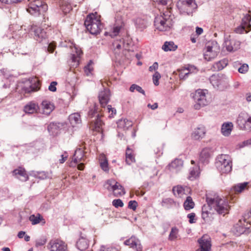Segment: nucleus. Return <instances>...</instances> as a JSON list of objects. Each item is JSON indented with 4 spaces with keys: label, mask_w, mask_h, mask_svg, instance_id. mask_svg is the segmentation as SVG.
<instances>
[{
    "label": "nucleus",
    "mask_w": 251,
    "mask_h": 251,
    "mask_svg": "<svg viewBox=\"0 0 251 251\" xmlns=\"http://www.w3.org/2000/svg\"><path fill=\"white\" fill-rule=\"evenodd\" d=\"M206 200L207 205H204L201 209V217L205 222L211 221L212 214L208 211L210 207H213L220 215H225L228 213L230 207L227 200L224 198H222L217 195H214L213 197L206 195Z\"/></svg>",
    "instance_id": "f257e3e1"
},
{
    "label": "nucleus",
    "mask_w": 251,
    "mask_h": 251,
    "mask_svg": "<svg viewBox=\"0 0 251 251\" xmlns=\"http://www.w3.org/2000/svg\"><path fill=\"white\" fill-rule=\"evenodd\" d=\"M100 17L97 13L90 14L86 17L84 25L87 30L92 34H99L103 28Z\"/></svg>",
    "instance_id": "f03ea898"
},
{
    "label": "nucleus",
    "mask_w": 251,
    "mask_h": 251,
    "mask_svg": "<svg viewBox=\"0 0 251 251\" xmlns=\"http://www.w3.org/2000/svg\"><path fill=\"white\" fill-rule=\"evenodd\" d=\"M48 5L41 0H33L28 4L27 11L34 16L42 15L43 20L42 24L46 21L45 13L48 10Z\"/></svg>",
    "instance_id": "7ed1b4c3"
},
{
    "label": "nucleus",
    "mask_w": 251,
    "mask_h": 251,
    "mask_svg": "<svg viewBox=\"0 0 251 251\" xmlns=\"http://www.w3.org/2000/svg\"><path fill=\"white\" fill-rule=\"evenodd\" d=\"M215 165L221 174H228L232 170V159L229 155H219L216 157Z\"/></svg>",
    "instance_id": "20e7f679"
},
{
    "label": "nucleus",
    "mask_w": 251,
    "mask_h": 251,
    "mask_svg": "<svg viewBox=\"0 0 251 251\" xmlns=\"http://www.w3.org/2000/svg\"><path fill=\"white\" fill-rule=\"evenodd\" d=\"M88 116L90 118L89 122L94 129L98 132H100L102 129L103 123L100 118L101 114L98 111V107L95 105L91 108L88 113Z\"/></svg>",
    "instance_id": "39448f33"
},
{
    "label": "nucleus",
    "mask_w": 251,
    "mask_h": 251,
    "mask_svg": "<svg viewBox=\"0 0 251 251\" xmlns=\"http://www.w3.org/2000/svg\"><path fill=\"white\" fill-rule=\"evenodd\" d=\"M168 13L156 16L154 21V25L159 31H167L172 26V20Z\"/></svg>",
    "instance_id": "423d86ee"
},
{
    "label": "nucleus",
    "mask_w": 251,
    "mask_h": 251,
    "mask_svg": "<svg viewBox=\"0 0 251 251\" xmlns=\"http://www.w3.org/2000/svg\"><path fill=\"white\" fill-rule=\"evenodd\" d=\"M207 93L206 90H197L194 95L193 98L195 101L194 108L196 110L200 109L201 107L206 105L208 101L206 98V94Z\"/></svg>",
    "instance_id": "0eeeda50"
},
{
    "label": "nucleus",
    "mask_w": 251,
    "mask_h": 251,
    "mask_svg": "<svg viewBox=\"0 0 251 251\" xmlns=\"http://www.w3.org/2000/svg\"><path fill=\"white\" fill-rule=\"evenodd\" d=\"M104 187L108 191H112L113 195L116 197L122 196L126 193L124 188L113 179L107 180Z\"/></svg>",
    "instance_id": "6e6552de"
},
{
    "label": "nucleus",
    "mask_w": 251,
    "mask_h": 251,
    "mask_svg": "<svg viewBox=\"0 0 251 251\" xmlns=\"http://www.w3.org/2000/svg\"><path fill=\"white\" fill-rule=\"evenodd\" d=\"M236 123L241 129L251 130V115L248 113L241 112L237 117Z\"/></svg>",
    "instance_id": "1a4fd4ad"
},
{
    "label": "nucleus",
    "mask_w": 251,
    "mask_h": 251,
    "mask_svg": "<svg viewBox=\"0 0 251 251\" xmlns=\"http://www.w3.org/2000/svg\"><path fill=\"white\" fill-rule=\"evenodd\" d=\"M125 24L121 16H117L115 18V23L111 30L109 32H105V35H109L112 38L117 36L120 31L124 29Z\"/></svg>",
    "instance_id": "9d476101"
},
{
    "label": "nucleus",
    "mask_w": 251,
    "mask_h": 251,
    "mask_svg": "<svg viewBox=\"0 0 251 251\" xmlns=\"http://www.w3.org/2000/svg\"><path fill=\"white\" fill-rule=\"evenodd\" d=\"M251 16L249 14L244 15L242 19V23L240 25L235 29V32L237 33H248L251 29Z\"/></svg>",
    "instance_id": "9b49d317"
},
{
    "label": "nucleus",
    "mask_w": 251,
    "mask_h": 251,
    "mask_svg": "<svg viewBox=\"0 0 251 251\" xmlns=\"http://www.w3.org/2000/svg\"><path fill=\"white\" fill-rule=\"evenodd\" d=\"M132 44L130 39L127 38V39H120L116 40L113 43V46L114 48V51L115 53H118V50L124 49L125 50H129L130 47Z\"/></svg>",
    "instance_id": "f8f14e48"
},
{
    "label": "nucleus",
    "mask_w": 251,
    "mask_h": 251,
    "mask_svg": "<svg viewBox=\"0 0 251 251\" xmlns=\"http://www.w3.org/2000/svg\"><path fill=\"white\" fill-rule=\"evenodd\" d=\"M48 248L50 251H67V245L60 240L55 239L50 241Z\"/></svg>",
    "instance_id": "ddd939ff"
},
{
    "label": "nucleus",
    "mask_w": 251,
    "mask_h": 251,
    "mask_svg": "<svg viewBox=\"0 0 251 251\" xmlns=\"http://www.w3.org/2000/svg\"><path fill=\"white\" fill-rule=\"evenodd\" d=\"M200 244V248L196 251H210L211 244L210 239L206 235L202 236L198 241Z\"/></svg>",
    "instance_id": "4468645a"
},
{
    "label": "nucleus",
    "mask_w": 251,
    "mask_h": 251,
    "mask_svg": "<svg viewBox=\"0 0 251 251\" xmlns=\"http://www.w3.org/2000/svg\"><path fill=\"white\" fill-rule=\"evenodd\" d=\"M219 52V49L217 46H207L204 53V58L208 61L215 58Z\"/></svg>",
    "instance_id": "2eb2a0df"
},
{
    "label": "nucleus",
    "mask_w": 251,
    "mask_h": 251,
    "mask_svg": "<svg viewBox=\"0 0 251 251\" xmlns=\"http://www.w3.org/2000/svg\"><path fill=\"white\" fill-rule=\"evenodd\" d=\"M124 243L125 245L135 250L136 251H142V246L140 241L134 236H132L130 238L125 240Z\"/></svg>",
    "instance_id": "dca6fc26"
},
{
    "label": "nucleus",
    "mask_w": 251,
    "mask_h": 251,
    "mask_svg": "<svg viewBox=\"0 0 251 251\" xmlns=\"http://www.w3.org/2000/svg\"><path fill=\"white\" fill-rule=\"evenodd\" d=\"M31 29L34 33V38L39 42L47 37L46 31L40 27L33 25Z\"/></svg>",
    "instance_id": "f3484780"
},
{
    "label": "nucleus",
    "mask_w": 251,
    "mask_h": 251,
    "mask_svg": "<svg viewBox=\"0 0 251 251\" xmlns=\"http://www.w3.org/2000/svg\"><path fill=\"white\" fill-rule=\"evenodd\" d=\"M225 76L223 75H213L209 78L210 83L215 88H218L225 81Z\"/></svg>",
    "instance_id": "a211bd4d"
},
{
    "label": "nucleus",
    "mask_w": 251,
    "mask_h": 251,
    "mask_svg": "<svg viewBox=\"0 0 251 251\" xmlns=\"http://www.w3.org/2000/svg\"><path fill=\"white\" fill-rule=\"evenodd\" d=\"M183 162L180 159H176L168 165V169L173 173H178L183 167Z\"/></svg>",
    "instance_id": "6ab92c4d"
},
{
    "label": "nucleus",
    "mask_w": 251,
    "mask_h": 251,
    "mask_svg": "<svg viewBox=\"0 0 251 251\" xmlns=\"http://www.w3.org/2000/svg\"><path fill=\"white\" fill-rule=\"evenodd\" d=\"M211 148H205L203 149L200 154L199 162L203 164H208L211 156Z\"/></svg>",
    "instance_id": "aec40b11"
},
{
    "label": "nucleus",
    "mask_w": 251,
    "mask_h": 251,
    "mask_svg": "<svg viewBox=\"0 0 251 251\" xmlns=\"http://www.w3.org/2000/svg\"><path fill=\"white\" fill-rule=\"evenodd\" d=\"M224 44L226 49L228 51L236 50L240 47L239 42L233 39H229L227 38L225 39Z\"/></svg>",
    "instance_id": "412c9836"
},
{
    "label": "nucleus",
    "mask_w": 251,
    "mask_h": 251,
    "mask_svg": "<svg viewBox=\"0 0 251 251\" xmlns=\"http://www.w3.org/2000/svg\"><path fill=\"white\" fill-rule=\"evenodd\" d=\"M75 53L72 54V63L71 66L73 67H77L79 64L81 55L82 54V50L76 47H75Z\"/></svg>",
    "instance_id": "4be33fe9"
},
{
    "label": "nucleus",
    "mask_w": 251,
    "mask_h": 251,
    "mask_svg": "<svg viewBox=\"0 0 251 251\" xmlns=\"http://www.w3.org/2000/svg\"><path fill=\"white\" fill-rule=\"evenodd\" d=\"M110 91L109 89H104L99 95V99L101 106L106 105L109 100Z\"/></svg>",
    "instance_id": "5701e85b"
},
{
    "label": "nucleus",
    "mask_w": 251,
    "mask_h": 251,
    "mask_svg": "<svg viewBox=\"0 0 251 251\" xmlns=\"http://www.w3.org/2000/svg\"><path fill=\"white\" fill-rule=\"evenodd\" d=\"M205 133V127L202 126H199L195 129L192 134V137L195 140H200L204 137Z\"/></svg>",
    "instance_id": "b1692460"
},
{
    "label": "nucleus",
    "mask_w": 251,
    "mask_h": 251,
    "mask_svg": "<svg viewBox=\"0 0 251 251\" xmlns=\"http://www.w3.org/2000/svg\"><path fill=\"white\" fill-rule=\"evenodd\" d=\"M89 246V242L86 238L81 236L76 243V248L81 251H85Z\"/></svg>",
    "instance_id": "393cba45"
},
{
    "label": "nucleus",
    "mask_w": 251,
    "mask_h": 251,
    "mask_svg": "<svg viewBox=\"0 0 251 251\" xmlns=\"http://www.w3.org/2000/svg\"><path fill=\"white\" fill-rule=\"evenodd\" d=\"M63 126L62 123L52 122L48 126V130L50 134L55 135L57 134L58 131L61 129Z\"/></svg>",
    "instance_id": "a878e982"
},
{
    "label": "nucleus",
    "mask_w": 251,
    "mask_h": 251,
    "mask_svg": "<svg viewBox=\"0 0 251 251\" xmlns=\"http://www.w3.org/2000/svg\"><path fill=\"white\" fill-rule=\"evenodd\" d=\"M13 174L14 176H17L22 181H25L28 179V175L26 174L25 170L22 168L15 169L13 171Z\"/></svg>",
    "instance_id": "bb28decb"
},
{
    "label": "nucleus",
    "mask_w": 251,
    "mask_h": 251,
    "mask_svg": "<svg viewBox=\"0 0 251 251\" xmlns=\"http://www.w3.org/2000/svg\"><path fill=\"white\" fill-rule=\"evenodd\" d=\"M39 107L38 104L33 102H29L24 108V111L27 114H33L37 112Z\"/></svg>",
    "instance_id": "cd10ccee"
},
{
    "label": "nucleus",
    "mask_w": 251,
    "mask_h": 251,
    "mask_svg": "<svg viewBox=\"0 0 251 251\" xmlns=\"http://www.w3.org/2000/svg\"><path fill=\"white\" fill-rule=\"evenodd\" d=\"M186 187H184L181 185H177L173 188L172 191L174 195L178 198H182L186 194Z\"/></svg>",
    "instance_id": "c85d7f7f"
},
{
    "label": "nucleus",
    "mask_w": 251,
    "mask_h": 251,
    "mask_svg": "<svg viewBox=\"0 0 251 251\" xmlns=\"http://www.w3.org/2000/svg\"><path fill=\"white\" fill-rule=\"evenodd\" d=\"M42 106L44 114L49 115L54 109V105L50 101L45 100L42 102Z\"/></svg>",
    "instance_id": "c756f323"
},
{
    "label": "nucleus",
    "mask_w": 251,
    "mask_h": 251,
    "mask_svg": "<svg viewBox=\"0 0 251 251\" xmlns=\"http://www.w3.org/2000/svg\"><path fill=\"white\" fill-rule=\"evenodd\" d=\"M228 64V60L224 58L216 63L212 66V69L214 71H219L225 68Z\"/></svg>",
    "instance_id": "7c9ffc66"
},
{
    "label": "nucleus",
    "mask_w": 251,
    "mask_h": 251,
    "mask_svg": "<svg viewBox=\"0 0 251 251\" xmlns=\"http://www.w3.org/2000/svg\"><path fill=\"white\" fill-rule=\"evenodd\" d=\"M233 127V124L231 122L224 123L221 127V132L223 135L228 136L230 134Z\"/></svg>",
    "instance_id": "2f4dec72"
},
{
    "label": "nucleus",
    "mask_w": 251,
    "mask_h": 251,
    "mask_svg": "<svg viewBox=\"0 0 251 251\" xmlns=\"http://www.w3.org/2000/svg\"><path fill=\"white\" fill-rule=\"evenodd\" d=\"M182 3L184 8H187V10L189 12H192L193 10L196 9L197 7V5L195 0H183Z\"/></svg>",
    "instance_id": "473e14b6"
},
{
    "label": "nucleus",
    "mask_w": 251,
    "mask_h": 251,
    "mask_svg": "<svg viewBox=\"0 0 251 251\" xmlns=\"http://www.w3.org/2000/svg\"><path fill=\"white\" fill-rule=\"evenodd\" d=\"M84 156V152L83 151L80 149H77L74 153L73 161L74 163H77L78 162L81 161L83 158Z\"/></svg>",
    "instance_id": "72a5a7b5"
},
{
    "label": "nucleus",
    "mask_w": 251,
    "mask_h": 251,
    "mask_svg": "<svg viewBox=\"0 0 251 251\" xmlns=\"http://www.w3.org/2000/svg\"><path fill=\"white\" fill-rule=\"evenodd\" d=\"M135 162V158L132 154V150L127 147L126 152V162L127 165H130Z\"/></svg>",
    "instance_id": "f704fd0d"
},
{
    "label": "nucleus",
    "mask_w": 251,
    "mask_h": 251,
    "mask_svg": "<svg viewBox=\"0 0 251 251\" xmlns=\"http://www.w3.org/2000/svg\"><path fill=\"white\" fill-rule=\"evenodd\" d=\"M117 125L119 128L126 130L132 126V123L130 121L126 119L124 120L121 119L118 121Z\"/></svg>",
    "instance_id": "c9c22d12"
},
{
    "label": "nucleus",
    "mask_w": 251,
    "mask_h": 251,
    "mask_svg": "<svg viewBox=\"0 0 251 251\" xmlns=\"http://www.w3.org/2000/svg\"><path fill=\"white\" fill-rule=\"evenodd\" d=\"M60 8L65 14L69 13L72 9V6L68 1L62 0L60 3Z\"/></svg>",
    "instance_id": "e433bc0d"
},
{
    "label": "nucleus",
    "mask_w": 251,
    "mask_h": 251,
    "mask_svg": "<svg viewBox=\"0 0 251 251\" xmlns=\"http://www.w3.org/2000/svg\"><path fill=\"white\" fill-rule=\"evenodd\" d=\"M177 48V46L173 42H165L162 46V49L165 51H175Z\"/></svg>",
    "instance_id": "4c0bfd02"
},
{
    "label": "nucleus",
    "mask_w": 251,
    "mask_h": 251,
    "mask_svg": "<svg viewBox=\"0 0 251 251\" xmlns=\"http://www.w3.org/2000/svg\"><path fill=\"white\" fill-rule=\"evenodd\" d=\"M69 120L71 124L74 126L75 124H79L81 122L80 116L78 113L71 114L69 117Z\"/></svg>",
    "instance_id": "58836bf2"
},
{
    "label": "nucleus",
    "mask_w": 251,
    "mask_h": 251,
    "mask_svg": "<svg viewBox=\"0 0 251 251\" xmlns=\"http://www.w3.org/2000/svg\"><path fill=\"white\" fill-rule=\"evenodd\" d=\"M195 203L190 196H188L183 203V207L186 210H189L194 208Z\"/></svg>",
    "instance_id": "ea45409f"
},
{
    "label": "nucleus",
    "mask_w": 251,
    "mask_h": 251,
    "mask_svg": "<svg viewBox=\"0 0 251 251\" xmlns=\"http://www.w3.org/2000/svg\"><path fill=\"white\" fill-rule=\"evenodd\" d=\"M29 220L31 222L32 224L33 225L38 224L42 221H43V224L45 223V220L40 214H38L37 216L34 215H31L29 217Z\"/></svg>",
    "instance_id": "a19ab883"
},
{
    "label": "nucleus",
    "mask_w": 251,
    "mask_h": 251,
    "mask_svg": "<svg viewBox=\"0 0 251 251\" xmlns=\"http://www.w3.org/2000/svg\"><path fill=\"white\" fill-rule=\"evenodd\" d=\"M178 229L176 227H173L169 234L168 239L170 241H174L177 239L178 234Z\"/></svg>",
    "instance_id": "79ce46f5"
},
{
    "label": "nucleus",
    "mask_w": 251,
    "mask_h": 251,
    "mask_svg": "<svg viewBox=\"0 0 251 251\" xmlns=\"http://www.w3.org/2000/svg\"><path fill=\"white\" fill-rule=\"evenodd\" d=\"M199 174V169L198 167L191 168L188 177L190 179L193 180L198 176Z\"/></svg>",
    "instance_id": "37998d69"
},
{
    "label": "nucleus",
    "mask_w": 251,
    "mask_h": 251,
    "mask_svg": "<svg viewBox=\"0 0 251 251\" xmlns=\"http://www.w3.org/2000/svg\"><path fill=\"white\" fill-rule=\"evenodd\" d=\"M135 24L137 28L143 29L147 27L148 22L147 20L144 19H142L141 18H137L136 20Z\"/></svg>",
    "instance_id": "c03bdc74"
},
{
    "label": "nucleus",
    "mask_w": 251,
    "mask_h": 251,
    "mask_svg": "<svg viewBox=\"0 0 251 251\" xmlns=\"http://www.w3.org/2000/svg\"><path fill=\"white\" fill-rule=\"evenodd\" d=\"M248 184V182L238 184L233 186V190L235 193H241L247 187Z\"/></svg>",
    "instance_id": "a18cd8bd"
},
{
    "label": "nucleus",
    "mask_w": 251,
    "mask_h": 251,
    "mask_svg": "<svg viewBox=\"0 0 251 251\" xmlns=\"http://www.w3.org/2000/svg\"><path fill=\"white\" fill-rule=\"evenodd\" d=\"M175 204V201L171 198H167L162 200L161 205L167 208H170L172 205Z\"/></svg>",
    "instance_id": "49530a36"
},
{
    "label": "nucleus",
    "mask_w": 251,
    "mask_h": 251,
    "mask_svg": "<svg viewBox=\"0 0 251 251\" xmlns=\"http://www.w3.org/2000/svg\"><path fill=\"white\" fill-rule=\"evenodd\" d=\"M102 160L100 162V166L102 170L105 172L109 171L108 161L104 156L102 157Z\"/></svg>",
    "instance_id": "de8ad7c7"
},
{
    "label": "nucleus",
    "mask_w": 251,
    "mask_h": 251,
    "mask_svg": "<svg viewBox=\"0 0 251 251\" xmlns=\"http://www.w3.org/2000/svg\"><path fill=\"white\" fill-rule=\"evenodd\" d=\"M129 90L131 92H133L135 90H136L138 92L143 94L144 95H145V92L142 88V87L135 84H132L130 86L129 88Z\"/></svg>",
    "instance_id": "09e8293b"
},
{
    "label": "nucleus",
    "mask_w": 251,
    "mask_h": 251,
    "mask_svg": "<svg viewBox=\"0 0 251 251\" xmlns=\"http://www.w3.org/2000/svg\"><path fill=\"white\" fill-rule=\"evenodd\" d=\"M106 105H104V106H101L104 108V110L107 112L110 113L111 112V114L109 115V117H113L114 115L116 113V110L112 107V106L110 105H108L106 106Z\"/></svg>",
    "instance_id": "8fccbe9b"
},
{
    "label": "nucleus",
    "mask_w": 251,
    "mask_h": 251,
    "mask_svg": "<svg viewBox=\"0 0 251 251\" xmlns=\"http://www.w3.org/2000/svg\"><path fill=\"white\" fill-rule=\"evenodd\" d=\"M160 78L161 75L160 73L158 72H155V73L152 76L153 82L155 86H158L159 85V80L160 79Z\"/></svg>",
    "instance_id": "3c124183"
},
{
    "label": "nucleus",
    "mask_w": 251,
    "mask_h": 251,
    "mask_svg": "<svg viewBox=\"0 0 251 251\" xmlns=\"http://www.w3.org/2000/svg\"><path fill=\"white\" fill-rule=\"evenodd\" d=\"M92 63V61L91 60L90 61L89 63L84 68V72L87 75H89L90 74H91L92 71L93 70V68L91 66Z\"/></svg>",
    "instance_id": "603ef678"
},
{
    "label": "nucleus",
    "mask_w": 251,
    "mask_h": 251,
    "mask_svg": "<svg viewBox=\"0 0 251 251\" xmlns=\"http://www.w3.org/2000/svg\"><path fill=\"white\" fill-rule=\"evenodd\" d=\"M100 251H118V249L112 246H101L100 248Z\"/></svg>",
    "instance_id": "864d4df0"
},
{
    "label": "nucleus",
    "mask_w": 251,
    "mask_h": 251,
    "mask_svg": "<svg viewBox=\"0 0 251 251\" xmlns=\"http://www.w3.org/2000/svg\"><path fill=\"white\" fill-rule=\"evenodd\" d=\"M112 205L116 208L122 207L124 206V203L121 199H115L112 201Z\"/></svg>",
    "instance_id": "5fc2aeb1"
},
{
    "label": "nucleus",
    "mask_w": 251,
    "mask_h": 251,
    "mask_svg": "<svg viewBox=\"0 0 251 251\" xmlns=\"http://www.w3.org/2000/svg\"><path fill=\"white\" fill-rule=\"evenodd\" d=\"M237 231L239 232V234L248 233L250 232V227H245L239 226L237 227Z\"/></svg>",
    "instance_id": "6e6d98bb"
},
{
    "label": "nucleus",
    "mask_w": 251,
    "mask_h": 251,
    "mask_svg": "<svg viewBox=\"0 0 251 251\" xmlns=\"http://www.w3.org/2000/svg\"><path fill=\"white\" fill-rule=\"evenodd\" d=\"M249 69V66L247 64H244L238 69V72L241 74H245Z\"/></svg>",
    "instance_id": "4d7b16f0"
},
{
    "label": "nucleus",
    "mask_w": 251,
    "mask_h": 251,
    "mask_svg": "<svg viewBox=\"0 0 251 251\" xmlns=\"http://www.w3.org/2000/svg\"><path fill=\"white\" fill-rule=\"evenodd\" d=\"M189 72L185 69L179 74V77L180 79H184L188 77Z\"/></svg>",
    "instance_id": "13d9d810"
},
{
    "label": "nucleus",
    "mask_w": 251,
    "mask_h": 251,
    "mask_svg": "<svg viewBox=\"0 0 251 251\" xmlns=\"http://www.w3.org/2000/svg\"><path fill=\"white\" fill-rule=\"evenodd\" d=\"M138 203L135 201H130L128 202V207L129 209L135 210L137 206Z\"/></svg>",
    "instance_id": "bf43d9fd"
},
{
    "label": "nucleus",
    "mask_w": 251,
    "mask_h": 251,
    "mask_svg": "<svg viewBox=\"0 0 251 251\" xmlns=\"http://www.w3.org/2000/svg\"><path fill=\"white\" fill-rule=\"evenodd\" d=\"M57 84V82L52 81L49 86V90L51 92H55L56 91V86Z\"/></svg>",
    "instance_id": "052dcab7"
},
{
    "label": "nucleus",
    "mask_w": 251,
    "mask_h": 251,
    "mask_svg": "<svg viewBox=\"0 0 251 251\" xmlns=\"http://www.w3.org/2000/svg\"><path fill=\"white\" fill-rule=\"evenodd\" d=\"M154 2H157L158 4H161L163 5H166L169 3H171L172 0H153Z\"/></svg>",
    "instance_id": "680f3d73"
},
{
    "label": "nucleus",
    "mask_w": 251,
    "mask_h": 251,
    "mask_svg": "<svg viewBox=\"0 0 251 251\" xmlns=\"http://www.w3.org/2000/svg\"><path fill=\"white\" fill-rule=\"evenodd\" d=\"M195 214L194 213H191L190 214H188L187 215V218H189V222L190 224H193L195 223V221H194V218L195 217Z\"/></svg>",
    "instance_id": "e2e57ef3"
},
{
    "label": "nucleus",
    "mask_w": 251,
    "mask_h": 251,
    "mask_svg": "<svg viewBox=\"0 0 251 251\" xmlns=\"http://www.w3.org/2000/svg\"><path fill=\"white\" fill-rule=\"evenodd\" d=\"M68 156V153L65 151L63 154L61 155V158L59 160V163L61 164L63 163L66 160Z\"/></svg>",
    "instance_id": "0e129e2a"
},
{
    "label": "nucleus",
    "mask_w": 251,
    "mask_h": 251,
    "mask_svg": "<svg viewBox=\"0 0 251 251\" xmlns=\"http://www.w3.org/2000/svg\"><path fill=\"white\" fill-rule=\"evenodd\" d=\"M46 240L45 239L37 240L36 242V246H42L45 244Z\"/></svg>",
    "instance_id": "69168bd1"
},
{
    "label": "nucleus",
    "mask_w": 251,
    "mask_h": 251,
    "mask_svg": "<svg viewBox=\"0 0 251 251\" xmlns=\"http://www.w3.org/2000/svg\"><path fill=\"white\" fill-rule=\"evenodd\" d=\"M185 69L187 70V72H189V74L197 72V69L194 66H190L187 68H186Z\"/></svg>",
    "instance_id": "338daca9"
},
{
    "label": "nucleus",
    "mask_w": 251,
    "mask_h": 251,
    "mask_svg": "<svg viewBox=\"0 0 251 251\" xmlns=\"http://www.w3.org/2000/svg\"><path fill=\"white\" fill-rule=\"evenodd\" d=\"M158 67V63H157V62H155L152 64V65L151 66L149 67V71L150 72H152L153 71H155L156 69H157Z\"/></svg>",
    "instance_id": "774afa93"
}]
</instances>
